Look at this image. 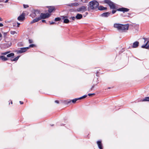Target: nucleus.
Wrapping results in <instances>:
<instances>
[{"label": "nucleus", "instance_id": "nucleus-1", "mask_svg": "<svg viewBox=\"0 0 149 149\" xmlns=\"http://www.w3.org/2000/svg\"><path fill=\"white\" fill-rule=\"evenodd\" d=\"M99 5V3L96 1L93 0L89 2L88 10H97Z\"/></svg>", "mask_w": 149, "mask_h": 149}, {"label": "nucleus", "instance_id": "nucleus-2", "mask_svg": "<svg viewBox=\"0 0 149 149\" xmlns=\"http://www.w3.org/2000/svg\"><path fill=\"white\" fill-rule=\"evenodd\" d=\"M87 96V95H84L79 98H75L72 100L68 99L66 100L61 101L55 100L54 101V102H75L77 101L84 98Z\"/></svg>", "mask_w": 149, "mask_h": 149}, {"label": "nucleus", "instance_id": "nucleus-3", "mask_svg": "<svg viewBox=\"0 0 149 149\" xmlns=\"http://www.w3.org/2000/svg\"><path fill=\"white\" fill-rule=\"evenodd\" d=\"M50 16V14L48 13H41L40 15V17L34 19L31 22V23H33L34 22H37L41 19H45L48 18Z\"/></svg>", "mask_w": 149, "mask_h": 149}, {"label": "nucleus", "instance_id": "nucleus-4", "mask_svg": "<svg viewBox=\"0 0 149 149\" xmlns=\"http://www.w3.org/2000/svg\"><path fill=\"white\" fill-rule=\"evenodd\" d=\"M105 2L108 4L110 8L112 9H114L116 8V6L114 3L111 1L110 0H105Z\"/></svg>", "mask_w": 149, "mask_h": 149}, {"label": "nucleus", "instance_id": "nucleus-5", "mask_svg": "<svg viewBox=\"0 0 149 149\" xmlns=\"http://www.w3.org/2000/svg\"><path fill=\"white\" fill-rule=\"evenodd\" d=\"M87 10V6H83L78 8L77 11V12H80L83 13Z\"/></svg>", "mask_w": 149, "mask_h": 149}, {"label": "nucleus", "instance_id": "nucleus-6", "mask_svg": "<svg viewBox=\"0 0 149 149\" xmlns=\"http://www.w3.org/2000/svg\"><path fill=\"white\" fill-rule=\"evenodd\" d=\"M129 25L128 24H121L120 31H125L128 29Z\"/></svg>", "mask_w": 149, "mask_h": 149}, {"label": "nucleus", "instance_id": "nucleus-7", "mask_svg": "<svg viewBox=\"0 0 149 149\" xmlns=\"http://www.w3.org/2000/svg\"><path fill=\"white\" fill-rule=\"evenodd\" d=\"M121 26V24L115 23L114 24L113 26L118 30L120 31Z\"/></svg>", "mask_w": 149, "mask_h": 149}, {"label": "nucleus", "instance_id": "nucleus-8", "mask_svg": "<svg viewBox=\"0 0 149 149\" xmlns=\"http://www.w3.org/2000/svg\"><path fill=\"white\" fill-rule=\"evenodd\" d=\"M25 19V14L22 13L17 18V19L19 21H23Z\"/></svg>", "mask_w": 149, "mask_h": 149}, {"label": "nucleus", "instance_id": "nucleus-9", "mask_svg": "<svg viewBox=\"0 0 149 149\" xmlns=\"http://www.w3.org/2000/svg\"><path fill=\"white\" fill-rule=\"evenodd\" d=\"M29 47H26L22 48L20 49L17 52L19 53H22L25 52L26 51V50L29 49Z\"/></svg>", "mask_w": 149, "mask_h": 149}, {"label": "nucleus", "instance_id": "nucleus-10", "mask_svg": "<svg viewBox=\"0 0 149 149\" xmlns=\"http://www.w3.org/2000/svg\"><path fill=\"white\" fill-rule=\"evenodd\" d=\"M138 102H149V97H147L143 99H139Z\"/></svg>", "mask_w": 149, "mask_h": 149}, {"label": "nucleus", "instance_id": "nucleus-11", "mask_svg": "<svg viewBox=\"0 0 149 149\" xmlns=\"http://www.w3.org/2000/svg\"><path fill=\"white\" fill-rule=\"evenodd\" d=\"M97 143L100 149H103V147L101 141H97Z\"/></svg>", "mask_w": 149, "mask_h": 149}, {"label": "nucleus", "instance_id": "nucleus-12", "mask_svg": "<svg viewBox=\"0 0 149 149\" xmlns=\"http://www.w3.org/2000/svg\"><path fill=\"white\" fill-rule=\"evenodd\" d=\"M62 19H64L63 22L65 23H68L70 22L69 20L67 18V17L66 16H62L61 17Z\"/></svg>", "mask_w": 149, "mask_h": 149}, {"label": "nucleus", "instance_id": "nucleus-13", "mask_svg": "<svg viewBox=\"0 0 149 149\" xmlns=\"http://www.w3.org/2000/svg\"><path fill=\"white\" fill-rule=\"evenodd\" d=\"M118 10L121 11H123V12H127L129 11V9H127V8H119Z\"/></svg>", "mask_w": 149, "mask_h": 149}, {"label": "nucleus", "instance_id": "nucleus-14", "mask_svg": "<svg viewBox=\"0 0 149 149\" xmlns=\"http://www.w3.org/2000/svg\"><path fill=\"white\" fill-rule=\"evenodd\" d=\"M142 48L148 49L149 48V41H148L145 45L142 46Z\"/></svg>", "mask_w": 149, "mask_h": 149}, {"label": "nucleus", "instance_id": "nucleus-15", "mask_svg": "<svg viewBox=\"0 0 149 149\" xmlns=\"http://www.w3.org/2000/svg\"><path fill=\"white\" fill-rule=\"evenodd\" d=\"M110 14V13L109 12H106L102 14L101 16L102 17H107Z\"/></svg>", "mask_w": 149, "mask_h": 149}, {"label": "nucleus", "instance_id": "nucleus-16", "mask_svg": "<svg viewBox=\"0 0 149 149\" xmlns=\"http://www.w3.org/2000/svg\"><path fill=\"white\" fill-rule=\"evenodd\" d=\"M79 3H74L69 4L68 6H77L79 5Z\"/></svg>", "mask_w": 149, "mask_h": 149}, {"label": "nucleus", "instance_id": "nucleus-17", "mask_svg": "<svg viewBox=\"0 0 149 149\" xmlns=\"http://www.w3.org/2000/svg\"><path fill=\"white\" fill-rule=\"evenodd\" d=\"M139 42L138 41H136L133 43L132 47L133 48L137 47L139 45Z\"/></svg>", "mask_w": 149, "mask_h": 149}, {"label": "nucleus", "instance_id": "nucleus-18", "mask_svg": "<svg viewBox=\"0 0 149 149\" xmlns=\"http://www.w3.org/2000/svg\"><path fill=\"white\" fill-rule=\"evenodd\" d=\"M82 15L81 14H77L76 16V18L77 19H79L82 17Z\"/></svg>", "mask_w": 149, "mask_h": 149}, {"label": "nucleus", "instance_id": "nucleus-19", "mask_svg": "<svg viewBox=\"0 0 149 149\" xmlns=\"http://www.w3.org/2000/svg\"><path fill=\"white\" fill-rule=\"evenodd\" d=\"M0 58L3 61H6L8 60V58L3 56H0Z\"/></svg>", "mask_w": 149, "mask_h": 149}, {"label": "nucleus", "instance_id": "nucleus-20", "mask_svg": "<svg viewBox=\"0 0 149 149\" xmlns=\"http://www.w3.org/2000/svg\"><path fill=\"white\" fill-rule=\"evenodd\" d=\"M97 9H98V10H103L106 9V8H104L103 6H98Z\"/></svg>", "mask_w": 149, "mask_h": 149}, {"label": "nucleus", "instance_id": "nucleus-21", "mask_svg": "<svg viewBox=\"0 0 149 149\" xmlns=\"http://www.w3.org/2000/svg\"><path fill=\"white\" fill-rule=\"evenodd\" d=\"M54 9V6L50 7L48 10L49 13H51Z\"/></svg>", "mask_w": 149, "mask_h": 149}, {"label": "nucleus", "instance_id": "nucleus-22", "mask_svg": "<svg viewBox=\"0 0 149 149\" xmlns=\"http://www.w3.org/2000/svg\"><path fill=\"white\" fill-rule=\"evenodd\" d=\"M13 22V20L8 19L6 20L5 21V22L6 23L8 24V23H10Z\"/></svg>", "mask_w": 149, "mask_h": 149}, {"label": "nucleus", "instance_id": "nucleus-23", "mask_svg": "<svg viewBox=\"0 0 149 149\" xmlns=\"http://www.w3.org/2000/svg\"><path fill=\"white\" fill-rule=\"evenodd\" d=\"M14 54L13 53H11L7 55V56L8 57H13L14 56Z\"/></svg>", "mask_w": 149, "mask_h": 149}, {"label": "nucleus", "instance_id": "nucleus-24", "mask_svg": "<svg viewBox=\"0 0 149 149\" xmlns=\"http://www.w3.org/2000/svg\"><path fill=\"white\" fill-rule=\"evenodd\" d=\"M69 103H63V106L65 107L69 106Z\"/></svg>", "mask_w": 149, "mask_h": 149}, {"label": "nucleus", "instance_id": "nucleus-25", "mask_svg": "<svg viewBox=\"0 0 149 149\" xmlns=\"http://www.w3.org/2000/svg\"><path fill=\"white\" fill-rule=\"evenodd\" d=\"M10 52V51H7L4 53H1V54L3 55H5Z\"/></svg>", "mask_w": 149, "mask_h": 149}, {"label": "nucleus", "instance_id": "nucleus-26", "mask_svg": "<svg viewBox=\"0 0 149 149\" xmlns=\"http://www.w3.org/2000/svg\"><path fill=\"white\" fill-rule=\"evenodd\" d=\"M19 56H18L17 57L15 58H14L12 60L13 61H16L19 58Z\"/></svg>", "mask_w": 149, "mask_h": 149}, {"label": "nucleus", "instance_id": "nucleus-27", "mask_svg": "<svg viewBox=\"0 0 149 149\" xmlns=\"http://www.w3.org/2000/svg\"><path fill=\"white\" fill-rule=\"evenodd\" d=\"M61 20V18L60 17L56 18L54 20L55 21H60Z\"/></svg>", "mask_w": 149, "mask_h": 149}, {"label": "nucleus", "instance_id": "nucleus-28", "mask_svg": "<svg viewBox=\"0 0 149 149\" xmlns=\"http://www.w3.org/2000/svg\"><path fill=\"white\" fill-rule=\"evenodd\" d=\"M8 0H0V2H4L5 3H7Z\"/></svg>", "mask_w": 149, "mask_h": 149}, {"label": "nucleus", "instance_id": "nucleus-29", "mask_svg": "<svg viewBox=\"0 0 149 149\" xmlns=\"http://www.w3.org/2000/svg\"><path fill=\"white\" fill-rule=\"evenodd\" d=\"M81 1L84 3H87L88 1V0H81Z\"/></svg>", "mask_w": 149, "mask_h": 149}, {"label": "nucleus", "instance_id": "nucleus-30", "mask_svg": "<svg viewBox=\"0 0 149 149\" xmlns=\"http://www.w3.org/2000/svg\"><path fill=\"white\" fill-rule=\"evenodd\" d=\"M10 33L11 34L14 35L15 33H16V32L15 31H11Z\"/></svg>", "mask_w": 149, "mask_h": 149}, {"label": "nucleus", "instance_id": "nucleus-31", "mask_svg": "<svg viewBox=\"0 0 149 149\" xmlns=\"http://www.w3.org/2000/svg\"><path fill=\"white\" fill-rule=\"evenodd\" d=\"M70 19H72V20H74L76 18V17H71L70 18Z\"/></svg>", "mask_w": 149, "mask_h": 149}, {"label": "nucleus", "instance_id": "nucleus-32", "mask_svg": "<svg viewBox=\"0 0 149 149\" xmlns=\"http://www.w3.org/2000/svg\"><path fill=\"white\" fill-rule=\"evenodd\" d=\"M35 46V45H34L31 44V45H30L28 47H29V48L30 47H34Z\"/></svg>", "mask_w": 149, "mask_h": 149}, {"label": "nucleus", "instance_id": "nucleus-33", "mask_svg": "<svg viewBox=\"0 0 149 149\" xmlns=\"http://www.w3.org/2000/svg\"><path fill=\"white\" fill-rule=\"evenodd\" d=\"M23 6H24V8H28L29 7L28 5H27L24 4Z\"/></svg>", "mask_w": 149, "mask_h": 149}, {"label": "nucleus", "instance_id": "nucleus-34", "mask_svg": "<svg viewBox=\"0 0 149 149\" xmlns=\"http://www.w3.org/2000/svg\"><path fill=\"white\" fill-rule=\"evenodd\" d=\"M29 42L30 43H31L33 42V40L31 39H29Z\"/></svg>", "mask_w": 149, "mask_h": 149}, {"label": "nucleus", "instance_id": "nucleus-35", "mask_svg": "<svg viewBox=\"0 0 149 149\" xmlns=\"http://www.w3.org/2000/svg\"><path fill=\"white\" fill-rule=\"evenodd\" d=\"M49 22L50 24H54L55 23L54 22Z\"/></svg>", "mask_w": 149, "mask_h": 149}, {"label": "nucleus", "instance_id": "nucleus-36", "mask_svg": "<svg viewBox=\"0 0 149 149\" xmlns=\"http://www.w3.org/2000/svg\"><path fill=\"white\" fill-rule=\"evenodd\" d=\"M116 12V10H112V13L113 14H114V13H115Z\"/></svg>", "mask_w": 149, "mask_h": 149}, {"label": "nucleus", "instance_id": "nucleus-37", "mask_svg": "<svg viewBox=\"0 0 149 149\" xmlns=\"http://www.w3.org/2000/svg\"><path fill=\"white\" fill-rule=\"evenodd\" d=\"M17 27H19V25H20V23H19L18 22H17Z\"/></svg>", "mask_w": 149, "mask_h": 149}, {"label": "nucleus", "instance_id": "nucleus-38", "mask_svg": "<svg viewBox=\"0 0 149 149\" xmlns=\"http://www.w3.org/2000/svg\"><path fill=\"white\" fill-rule=\"evenodd\" d=\"M3 26V25L2 23H0V27H2Z\"/></svg>", "mask_w": 149, "mask_h": 149}, {"label": "nucleus", "instance_id": "nucleus-39", "mask_svg": "<svg viewBox=\"0 0 149 149\" xmlns=\"http://www.w3.org/2000/svg\"><path fill=\"white\" fill-rule=\"evenodd\" d=\"M42 22H45L46 21L45 20H42Z\"/></svg>", "mask_w": 149, "mask_h": 149}, {"label": "nucleus", "instance_id": "nucleus-40", "mask_svg": "<svg viewBox=\"0 0 149 149\" xmlns=\"http://www.w3.org/2000/svg\"><path fill=\"white\" fill-rule=\"evenodd\" d=\"M94 95V94H88V95L89 96H90L91 95Z\"/></svg>", "mask_w": 149, "mask_h": 149}, {"label": "nucleus", "instance_id": "nucleus-41", "mask_svg": "<svg viewBox=\"0 0 149 149\" xmlns=\"http://www.w3.org/2000/svg\"><path fill=\"white\" fill-rule=\"evenodd\" d=\"M2 36V35L1 34V33H0V38Z\"/></svg>", "mask_w": 149, "mask_h": 149}, {"label": "nucleus", "instance_id": "nucleus-42", "mask_svg": "<svg viewBox=\"0 0 149 149\" xmlns=\"http://www.w3.org/2000/svg\"><path fill=\"white\" fill-rule=\"evenodd\" d=\"M3 20V19L1 18H0V21H1Z\"/></svg>", "mask_w": 149, "mask_h": 149}, {"label": "nucleus", "instance_id": "nucleus-43", "mask_svg": "<svg viewBox=\"0 0 149 149\" xmlns=\"http://www.w3.org/2000/svg\"><path fill=\"white\" fill-rule=\"evenodd\" d=\"M4 36H6V33H4Z\"/></svg>", "mask_w": 149, "mask_h": 149}, {"label": "nucleus", "instance_id": "nucleus-44", "mask_svg": "<svg viewBox=\"0 0 149 149\" xmlns=\"http://www.w3.org/2000/svg\"><path fill=\"white\" fill-rule=\"evenodd\" d=\"M23 103H20L21 104H23Z\"/></svg>", "mask_w": 149, "mask_h": 149}, {"label": "nucleus", "instance_id": "nucleus-45", "mask_svg": "<svg viewBox=\"0 0 149 149\" xmlns=\"http://www.w3.org/2000/svg\"><path fill=\"white\" fill-rule=\"evenodd\" d=\"M86 13V15H87L88 14L87 13Z\"/></svg>", "mask_w": 149, "mask_h": 149}, {"label": "nucleus", "instance_id": "nucleus-46", "mask_svg": "<svg viewBox=\"0 0 149 149\" xmlns=\"http://www.w3.org/2000/svg\"><path fill=\"white\" fill-rule=\"evenodd\" d=\"M53 125H51V126H53Z\"/></svg>", "mask_w": 149, "mask_h": 149}, {"label": "nucleus", "instance_id": "nucleus-47", "mask_svg": "<svg viewBox=\"0 0 149 149\" xmlns=\"http://www.w3.org/2000/svg\"><path fill=\"white\" fill-rule=\"evenodd\" d=\"M20 103H21V102H22L21 101H19V102Z\"/></svg>", "mask_w": 149, "mask_h": 149}, {"label": "nucleus", "instance_id": "nucleus-48", "mask_svg": "<svg viewBox=\"0 0 149 149\" xmlns=\"http://www.w3.org/2000/svg\"><path fill=\"white\" fill-rule=\"evenodd\" d=\"M10 103H9V105H10Z\"/></svg>", "mask_w": 149, "mask_h": 149}, {"label": "nucleus", "instance_id": "nucleus-49", "mask_svg": "<svg viewBox=\"0 0 149 149\" xmlns=\"http://www.w3.org/2000/svg\"><path fill=\"white\" fill-rule=\"evenodd\" d=\"M144 39L145 40V39H145V38H144ZM145 41H146V40H145Z\"/></svg>", "mask_w": 149, "mask_h": 149}, {"label": "nucleus", "instance_id": "nucleus-50", "mask_svg": "<svg viewBox=\"0 0 149 149\" xmlns=\"http://www.w3.org/2000/svg\"><path fill=\"white\" fill-rule=\"evenodd\" d=\"M11 104H12L13 103H11Z\"/></svg>", "mask_w": 149, "mask_h": 149}]
</instances>
